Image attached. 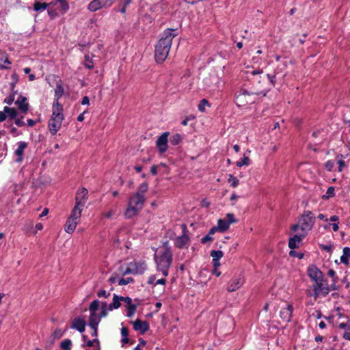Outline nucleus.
I'll return each instance as SVG.
<instances>
[{
	"mask_svg": "<svg viewBox=\"0 0 350 350\" xmlns=\"http://www.w3.org/2000/svg\"><path fill=\"white\" fill-rule=\"evenodd\" d=\"M307 273L313 282H317L319 281V280L324 278V275L322 271L313 265L308 266L307 269Z\"/></svg>",
	"mask_w": 350,
	"mask_h": 350,
	"instance_id": "nucleus-11",
	"label": "nucleus"
},
{
	"mask_svg": "<svg viewBox=\"0 0 350 350\" xmlns=\"http://www.w3.org/2000/svg\"><path fill=\"white\" fill-rule=\"evenodd\" d=\"M131 323H133V329L135 331H139L142 334H145L150 328L149 323L147 321H142L139 319Z\"/></svg>",
	"mask_w": 350,
	"mask_h": 350,
	"instance_id": "nucleus-17",
	"label": "nucleus"
},
{
	"mask_svg": "<svg viewBox=\"0 0 350 350\" xmlns=\"http://www.w3.org/2000/svg\"><path fill=\"white\" fill-rule=\"evenodd\" d=\"M154 259L157 265V270L161 271L166 277L168 275V270L172 262V254L161 253L160 255H154Z\"/></svg>",
	"mask_w": 350,
	"mask_h": 350,
	"instance_id": "nucleus-4",
	"label": "nucleus"
},
{
	"mask_svg": "<svg viewBox=\"0 0 350 350\" xmlns=\"http://www.w3.org/2000/svg\"><path fill=\"white\" fill-rule=\"evenodd\" d=\"M302 231H309L315 223V217L310 211H304L299 221Z\"/></svg>",
	"mask_w": 350,
	"mask_h": 350,
	"instance_id": "nucleus-6",
	"label": "nucleus"
},
{
	"mask_svg": "<svg viewBox=\"0 0 350 350\" xmlns=\"http://www.w3.org/2000/svg\"><path fill=\"white\" fill-rule=\"evenodd\" d=\"M129 265L133 270L134 275H142L147 269V265L145 261H133L129 262Z\"/></svg>",
	"mask_w": 350,
	"mask_h": 350,
	"instance_id": "nucleus-13",
	"label": "nucleus"
},
{
	"mask_svg": "<svg viewBox=\"0 0 350 350\" xmlns=\"http://www.w3.org/2000/svg\"><path fill=\"white\" fill-rule=\"evenodd\" d=\"M3 62L8 65L12 64L8 59V55L5 52L0 51V69L4 70L9 68V67L1 64Z\"/></svg>",
	"mask_w": 350,
	"mask_h": 350,
	"instance_id": "nucleus-27",
	"label": "nucleus"
},
{
	"mask_svg": "<svg viewBox=\"0 0 350 350\" xmlns=\"http://www.w3.org/2000/svg\"><path fill=\"white\" fill-rule=\"evenodd\" d=\"M314 282L311 286L312 293L309 294L310 296L316 299L320 296L325 297L329 294L328 282L325 278Z\"/></svg>",
	"mask_w": 350,
	"mask_h": 350,
	"instance_id": "nucleus-5",
	"label": "nucleus"
},
{
	"mask_svg": "<svg viewBox=\"0 0 350 350\" xmlns=\"http://www.w3.org/2000/svg\"><path fill=\"white\" fill-rule=\"evenodd\" d=\"M94 343H96V345H97L98 347H99V345H100V342H99V340H98V338H94V340H88V341H87V346H88V347H92V346L94 345Z\"/></svg>",
	"mask_w": 350,
	"mask_h": 350,
	"instance_id": "nucleus-60",
	"label": "nucleus"
},
{
	"mask_svg": "<svg viewBox=\"0 0 350 350\" xmlns=\"http://www.w3.org/2000/svg\"><path fill=\"white\" fill-rule=\"evenodd\" d=\"M99 307V301L98 299L94 300L89 306L90 312H96Z\"/></svg>",
	"mask_w": 350,
	"mask_h": 350,
	"instance_id": "nucleus-44",
	"label": "nucleus"
},
{
	"mask_svg": "<svg viewBox=\"0 0 350 350\" xmlns=\"http://www.w3.org/2000/svg\"><path fill=\"white\" fill-rule=\"evenodd\" d=\"M86 322L81 317L75 318L72 321L71 328L75 329L80 333H83L85 329Z\"/></svg>",
	"mask_w": 350,
	"mask_h": 350,
	"instance_id": "nucleus-20",
	"label": "nucleus"
},
{
	"mask_svg": "<svg viewBox=\"0 0 350 350\" xmlns=\"http://www.w3.org/2000/svg\"><path fill=\"white\" fill-rule=\"evenodd\" d=\"M112 0H92L88 5V8L91 12H96L105 7L112 5Z\"/></svg>",
	"mask_w": 350,
	"mask_h": 350,
	"instance_id": "nucleus-9",
	"label": "nucleus"
},
{
	"mask_svg": "<svg viewBox=\"0 0 350 350\" xmlns=\"http://www.w3.org/2000/svg\"><path fill=\"white\" fill-rule=\"evenodd\" d=\"M335 196V188L333 186L329 187L327 189L325 194L322 196V198L325 200H329Z\"/></svg>",
	"mask_w": 350,
	"mask_h": 350,
	"instance_id": "nucleus-34",
	"label": "nucleus"
},
{
	"mask_svg": "<svg viewBox=\"0 0 350 350\" xmlns=\"http://www.w3.org/2000/svg\"><path fill=\"white\" fill-rule=\"evenodd\" d=\"M163 247L164 249V251L161 253L167 254H172L171 251V247L170 245L169 241H166L163 243Z\"/></svg>",
	"mask_w": 350,
	"mask_h": 350,
	"instance_id": "nucleus-47",
	"label": "nucleus"
},
{
	"mask_svg": "<svg viewBox=\"0 0 350 350\" xmlns=\"http://www.w3.org/2000/svg\"><path fill=\"white\" fill-rule=\"evenodd\" d=\"M216 232V228L212 227L208 231V234L201 239V243L202 244H205L207 242L212 241L213 239L212 235L214 234Z\"/></svg>",
	"mask_w": 350,
	"mask_h": 350,
	"instance_id": "nucleus-31",
	"label": "nucleus"
},
{
	"mask_svg": "<svg viewBox=\"0 0 350 350\" xmlns=\"http://www.w3.org/2000/svg\"><path fill=\"white\" fill-rule=\"evenodd\" d=\"M342 157H343V155L341 154H338V155H336V159L337 160V163L338 164V170L340 172H341L343 170L344 167L346 166L345 162L342 159Z\"/></svg>",
	"mask_w": 350,
	"mask_h": 350,
	"instance_id": "nucleus-35",
	"label": "nucleus"
},
{
	"mask_svg": "<svg viewBox=\"0 0 350 350\" xmlns=\"http://www.w3.org/2000/svg\"><path fill=\"white\" fill-rule=\"evenodd\" d=\"M229 226L230 225L226 219H219L217 221V226H213V228H216V231L224 232L229 228Z\"/></svg>",
	"mask_w": 350,
	"mask_h": 350,
	"instance_id": "nucleus-25",
	"label": "nucleus"
},
{
	"mask_svg": "<svg viewBox=\"0 0 350 350\" xmlns=\"http://www.w3.org/2000/svg\"><path fill=\"white\" fill-rule=\"evenodd\" d=\"M293 307L292 305L288 304L286 308L281 309L280 316L284 322H290L292 318Z\"/></svg>",
	"mask_w": 350,
	"mask_h": 350,
	"instance_id": "nucleus-18",
	"label": "nucleus"
},
{
	"mask_svg": "<svg viewBox=\"0 0 350 350\" xmlns=\"http://www.w3.org/2000/svg\"><path fill=\"white\" fill-rule=\"evenodd\" d=\"M148 189V185L146 183H142L137 189V192H139V193H142L144 195Z\"/></svg>",
	"mask_w": 350,
	"mask_h": 350,
	"instance_id": "nucleus-48",
	"label": "nucleus"
},
{
	"mask_svg": "<svg viewBox=\"0 0 350 350\" xmlns=\"http://www.w3.org/2000/svg\"><path fill=\"white\" fill-rule=\"evenodd\" d=\"M226 221L228 223V224L230 225V224H233V223H235L237 222V220L234 217V214L232 213H228L226 215Z\"/></svg>",
	"mask_w": 350,
	"mask_h": 350,
	"instance_id": "nucleus-54",
	"label": "nucleus"
},
{
	"mask_svg": "<svg viewBox=\"0 0 350 350\" xmlns=\"http://www.w3.org/2000/svg\"><path fill=\"white\" fill-rule=\"evenodd\" d=\"M107 303L103 302L102 306H101V311L99 314V315L101 317V318L105 317L107 315Z\"/></svg>",
	"mask_w": 350,
	"mask_h": 350,
	"instance_id": "nucleus-50",
	"label": "nucleus"
},
{
	"mask_svg": "<svg viewBox=\"0 0 350 350\" xmlns=\"http://www.w3.org/2000/svg\"><path fill=\"white\" fill-rule=\"evenodd\" d=\"M47 13H48L49 16H50L51 19H53V18H56L57 16H58V14L56 11V9H52V8H49V9L47 10Z\"/></svg>",
	"mask_w": 350,
	"mask_h": 350,
	"instance_id": "nucleus-52",
	"label": "nucleus"
},
{
	"mask_svg": "<svg viewBox=\"0 0 350 350\" xmlns=\"http://www.w3.org/2000/svg\"><path fill=\"white\" fill-rule=\"evenodd\" d=\"M14 98H15L13 96V95L9 94V96L4 99L3 103L10 105L14 101Z\"/></svg>",
	"mask_w": 350,
	"mask_h": 350,
	"instance_id": "nucleus-58",
	"label": "nucleus"
},
{
	"mask_svg": "<svg viewBox=\"0 0 350 350\" xmlns=\"http://www.w3.org/2000/svg\"><path fill=\"white\" fill-rule=\"evenodd\" d=\"M88 198V191L86 188L82 187L78 189L75 196V205L72 209L81 213Z\"/></svg>",
	"mask_w": 350,
	"mask_h": 350,
	"instance_id": "nucleus-7",
	"label": "nucleus"
},
{
	"mask_svg": "<svg viewBox=\"0 0 350 350\" xmlns=\"http://www.w3.org/2000/svg\"><path fill=\"white\" fill-rule=\"evenodd\" d=\"M262 73V70H253L251 72V75L253 76V78L251 79L252 87L250 90L242 89L241 93L237 96L236 103L239 107L245 106L247 104H251L254 102V100H243V98L246 96H258L261 94L263 96H267V94L270 90L271 88H265L264 87L267 81L265 77H262L259 75Z\"/></svg>",
	"mask_w": 350,
	"mask_h": 350,
	"instance_id": "nucleus-1",
	"label": "nucleus"
},
{
	"mask_svg": "<svg viewBox=\"0 0 350 350\" xmlns=\"http://www.w3.org/2000/svg\"><path fill=\"white\" fill-rule=\"evenodd\" d=\"M289 256H292V257H297L299 259H302L304 256V253L297 252L293 250H291L289 252Z\"/></svg>",
	"mask_w": 350,
	"mask_h": 350,
	"instance_id": "nucleus-49",
	"label": "nucleus"
},
{
	"mask_svg": "<svg viewBox=\"0 0 350 350\" xmlns=\"http://www.w3.org/2000/svg\"><path fill=\"white\" fill-rule=\"evenodd\" d=\"M206 106H210V105L208 101L206 99L204 98L200 101L198 105V109L200 111L204 112Z\"/></svg>",
	"mask_w": 350,
	"mask_h": 350,
	"instance_id": "nucleus-39",
	"label": "nucleus"
},
{
	"mask_svg": "<svg viewBox=\"0 0 350 350\" xmlns=\"http://www.w3.org/2000/svg\"><path fill=\"white\" fill-rule=\"evenodd\" d=\"M243 284V278L241 275L233 278L228 284L227 290L229 292H234L239 289Z\"/></svg>",
	"mask_w": 350,
	"mask_h": 350,
	"instance_id": "nucleus-14",
	"label": "nucleus"
},
{
	"mask_svg": "<svg viewBox=\"0 0 350 350\" xmlns=\"http://www.w3.org/2000/svg\"><path fill=\"white\" fill-rule=\"evenodd\" d=\"M4 112L8 114L7 117H9L12 120L15 119L18 115L15 108H11L7 106L4 107Z\"/></svg>",
	"mask_w": 350,
	"mask_h": 350,
	"instance_id": "nucleus-32",
	"label": "nucleus"
},
{
	"mask_svg": "<svg viewBox=\"0 0 350 350\" xmlns=\"http://www.w3.org/2000/svg\"><path fill=\"white\" fill-rule=\"evenodd\" d=\"M182 227L183 228V234L181 236H179L176 238L174 241V245L178 249H182L186 245L188 244L189 241V237L186 234L187 227L185 224H183Z\"/></svg>",
	"mask_w": 350,
	"mask_h": 350,
	"instance_id": "nucleus-12",
	"label": "nucleus"
},
{
	"mask_svg": "<svg viewBox=\"0 0 350 350\" xmlns=\"http://www.w3.org/2000/svg\"><path fill=\"white\" fill-rule=\"evenodd\" d=\"M23 116H21V118H15L14 119V123L18 127H22L25 125V123L24 121H23Z\"/></svg>",
	"mask_w": 350,
	"mask_h": 350,
	"instance_id": "nucleus-56",
	"label": "nucleus"
},
{
	"mask_svg": "<svg viewBox=\"0 0 350 350\" xmlns=\"http://www.w3.org/2000/svg\"><path fill=\"white\" fill-rule=\"evenodd\" d=\"M52 118L64 120L63 106L59 101H54L52 106Z\"/></svg>",
	"mask_w": 350,
	"mask_h": 350,
	"instance_id": "nucleus-15",
	"label": "nucleus"
},
{
	"mask_svg": "<svg viewBox=\"0 0 350 350\" xmlns=\"http://www.w3.org/2000/svg\"><path fill=\"white\" fill-rule=\"evenodd\" d=\"M250 161V160L249 157L244 155L243 157L241 159H240L239 161H238L236 164H237V166L241 167L243 165H246V166L249 165Z\"/></svg>",
	"mask_w": 350,
	"mask_h": 350,
	"instance_id": "nucleus-38",
	"label": "nucleus"
},
{
	"mask_svg": "<svg viewBox=\"0 0 350 350\" xmlns=\"http://www.w3.org/2000/svg\"><path fill=\"white\" fill-rule=\"evenodd\" d=\"M64 332L61 329H57L56 330L54 331L51 336V337L53 338L52 340H54L55 339L62 338L64 335Z\"/></svg>",
	"mask_w": 350,
	"mask_h": 350,
	"instance_id": "nucleus-46",
	"label": "nucleus"
},
{
	"mask_svg": "<svg viewBox=\"0 0 350 350\" xmlns=\"http://www.w3.org/2000/svg\"><path fill=\"white\" fill-rule=\"evenodd\" d=\"M84 66L88 69H92L94 68L92 59L88 55H85Z\"/></svg>",
	"mask_w": 350,
	"mask_h": 350,
	"instance_id": "nucleus-43",
	"label": "nucleus"
},
{
	"mask_svg": "<svg viewBox=\"0 0 350 350\" xmlns=\"http://www.w3.org/2000/svg\"><path fill=\"white\" fill-rule=\"evenodd\" d=\"M320 247L327 252H332V246L331 245H323V244H321L320 245Z\"/></svg>",
	"mask_w": 350,
	"mask_h": 350,
	"instance_id": "nucleus-61",
	"label": "nucleus"
},
{
	"mask_svg": "<svg viewBox=\"0 0 350 350\" xmlns=\"http://www.w3.org/2000/svg\"><path fill=\"white\" fill-rule=\"evenodd\" d=\"M133 282H134V279L132 277H129L126 278H121L120 280H119L118 284L120 286H124V285H126L129 283H132Z\"/></svg>",
	"mask_w": 350,
	"mask_h": 350,
	"instance_id": "nucleus-45",
	"label": "nucleus"
},
{
	"mask_svg": "<svg viewBox=\"0 0 350 350\" xmlns=\"http://www.w3.org/2000/svg\"><path fill=\"white\" fill-rule=\"evenodd\" d=\"M137 307V304H135L133 306H127L126 316L129 318H131L135 314Z\"/></svg>",
	"mask_w": 350,
	"mask_h": 350,
	"instance_id": "nucleus-41",
	"label": "nucleus"
},
{
	"mask_svg": "<svg viewBox=\"0 0 350 350\" xmlns=\"http://www.w3.org/2000/svg\"><path fill=\"white\" fill-rule=\"evenodd\" d=\"M145 202V197L139 192H136L129 200L128 207L124 212L126 219H131L136 216L143 208Z\"/></svg>",
	"mask_w": 350,
	"mask_h": 350,
	"instance_id": "nucleus-3",
	"label": "nucleus"
},
{
	"mask_svg": "<svg viewBox=\"0 0 350 350\" xmlns=\"http://www.w3.org/2000/svg\"><path fill=\"white\" fill-rule=\"evenodd\" d=\"M210 255L213 260H219L223 257L224 253L221 250H212Z\"/></svg>",
	"mask_w": 350,
	"mask_h": 350,
	"instance_id": "nucleus-36",
	"label": "nucleus"
},
{
	"mask_svg": "<svg viewBox=\"0 0 350 350\" xmlns=\"http://www.w3.org/2000/svg\"><path fill=\"white\" fill-rule=\"evenodd\" d=\"M121 300L124 301L125 303H126L127 306H133L134 304H132V299L129 297H122L121 296Z\"/></svg>",
	"mask_w": 350,
	"mask_h": 350,
	"instance_id": "nucleus-62",
	"label": "nucleus"
},
{
	"mask_svg": "<svg viewBox=\"0 0 350 350\" xmlns=\"http://www.w3.org/2000/svg\"><path fill=\"white\" fill-rule=\"evenodd\" d=\"M11 79H12V81L10 82V89L13 90V88H15L16 85L18 83V79H19L18 75H17L16 72H14L11 75Z\"/></svg>",
	"mask_w": 350,
	"mask_h": 350,
	"instance_id": "nucleus-42",
	"label": "nucleus"
},
{
	"mask_svg": "<svg viewBox=\"0 0 350 350\" xmlns=\"http://www.w3.org/2000/svg\"><path fill=\"white\" fill-rule=\"evenodd\" d=\"M64 93V89L62 86V81H59L57 85L56 88L55 89V101H59V99L61 98Z\"/></svg>",
	"mask_w": 350,
	"mask_h": 350,
	"instance_id": "nucleus-26",
	"label": "nucleus"
},
{
	"mask_svg": "<svg viewBox=\"0 0 350 350\" xmlns=\"http://www.w3.org/2000/svg\"><path fill=\"white\" fill-rule=\"evenodd\" d=\"M228 182L230 183L231 187H236L239 185V179L233 176L232 174L229 175V178L228 179Z\"/></svg>",
	"mask_w": 350,
	"mask_h": 350,
	"instance_id": "nucleus-40",
	"label": "nucleus"
},
{
	"mask_svg": "<svg viewBox=\"0 0 350 350\" xmlns=\"http://www.w3.org/2000/svg\"><path fill=\"white\" fill-rule=\"evenodd\" d=\"M56 2H59L57 9L61 11L62 14L68 12L69 10V5L66 0H56Z\"/></svg>",
	"mask_w": 350,
	"mask_h": 350,
	"instance_id": "nucleus-30",
	"label": "nucleus"
},
{
	"mask_svg": "<svg viewBox=\"0 0 350 350\" xmlns=\"http://www.w3.org/2000/svg\"><path fill=\"white\" fill-rule=\"evenodd\" d=\"M81 213L76 210H72L71 214L67 219L65 224V230L68 233H72L76 228L78 224L79 219L80 218Z\"/></svg>",
	"mask_w": 350,
	"mask_h": 350,
	"instance_id": "nucleus-8",
	"label": "nucleus"
},
{
	"mask_svg": "<svg viewBox=\"0 0 350 350\" xmlns=\"http://www.w3.org/2000/svg\"><path fill=\"white\" fill-rule=\"evenodd\" d=\"M101 319V317L96 312H90V315L89 317V326L90 327H96L98 326Z\"/></svg>",
	"mask_w": 350,
	"mask_h": 350,
	"instance_id": "nucleus-23",
	"label": "nucleus"
},
{
	"mask_svg": "<svg viewBox=\"0 0 350 350\" xmlns=\"http://www.w3.org/2000/svg\"><path fill=\"white\" fill-rule=\"evenodd\" d=\"M336 284L337 282H332V283L330 285L328 284L329 293L331 291L338 290V286L336 285Z\"/></svg>",
	"mask_w": 350,
	"mask_h": 350,
	"instance_id": "nucleus-64",
	"label": "nucleus"
},
{
	"mask_svg": "<svg viewBox=\"0 0 350 350\" xmlns=\"http://www.w3.org/2000/svg\"><path fill=\"white\" fill-rule=\"evenodd\" d=\"M127 274H133V275H134L133 270H132V268H131V267H130L129 263H128L127 268L123 272V275H127Z\"/></svg>",
	"mask_w": 350,
	"mask_h": 350,
	"instance_id": "nucleus-63",
	"label": "nucleus"
},
{
	"mask_svg": "<svg viewBox=\"0 0 350 350\" xmlns=\"http://www.w3.org/2000/svg\"><path fill=\"white\" fill-rule=\"evenodd\" d=\"M27 147V143L25 142H19L18 143V148L14 151V154L17 156L16 161L21 163L23 160V154L25 149Z\"/></svg>",
	"mask_w": 350,
	"mask_h": 350,
	"instance_id": "nucleus-19",
	"label": "nucleus"
},
{
	"mask_svg": "<svg viewBox=\"0 0 350 350\" xmlns=\"http://www.w3.org/2000/svg\"><path fill=\"white\" fill-rule=\"evenodd\" d=\"M342 252V255L340 256V261L342 264L347 265L349 264V258H350V247H344Z\"/></svg>",
	"mask_w": 350,
	"mask_h": 350,
	"instance_id": "nucleus-28",
	"label": "nucleus"
},
{
	"mask_svg": "<svg viewBox=\"0 0 350 350\" xmlns=\"http://www.w3.org/2000/svg\"><path fill=\"white\" fill-rule=\"evenodd\" d=\"M121 299H122L121 296L114 294L113 297V301H112V303L109 304L107 309L111 311L113 309L119 308L121 306V304H120V301H122Z\"/></svg>",
	"mask_w": 350,
	"mask_h": 350,
	"instance_id": "nucleus-24",
	"label": "nucleus"
},
{
	"mask_svg": "<svg viewBox=\"0 0 350 350\" xmlns=\"http://www.w3.org/2000/svg\"><path fill=\"white\" fill-rule=\"evenodd\" d=\"M169 132L163 133L157 139L156 146L161 153H164L167 150Z\"/></svg>",
	"mask_w": 350,
	"mask_h": 350,
	"instance_id": "nucleus-10",
	"label": "nucleus"
},
{
	"mask_svg": "<svg viewBox=\"0 0 350 350\" xmlns=\"http://www.w3.org/2000/svg\"><path fill=\"white\" fill-rule=\"evenodd\" d=\"M334 166V161H333L332 160H328L325 163V167L329 172H331L333 170Z\"/></svg>",
	"mask_w": 350,
	"mask_h": 350,
	"instance_id": "nucleus-53",
	"label": "nucleus"
},
{
	"mask_svg": "<svg viewBox=\"0 0 350 350\" xmlns=\"http://www.w3.org/2000/svg\"><path fill=\"white\" fill-rule=\"evenodd\" d=\"M304 236H305L304 234H303V235L295 234L293 237H291L288 241L289 248H291V250L298 248L299 247L298 244L300 243V242L302 240V238Z\"/></svg>",
	"mask_w": 350,
	"mask_h": 350,
	"instance_id": "nucleus-22",
	"label": "nucleus"
},
{
	"mask_svg": "<svg viewBox=\"0 0 350 350\" xmlns=\"http://www.w3.org/2000/svg\"><path fill=\"white\" fill-rule=\"evenodd\" d=\"M176 29H174L165 30L156 44L154 57L157 63H162L166 59L171 49L172 40L177 36L174 33Z\"/></svg>",
	"mask_w": 350,
	"mask_h": 350,
	"instance_id": "nucleus-2",
	"label": "nucleus"
},
{
	"mask_svg": "<svg viewBox=\"0 0 350 350\" xmlns=\"http://www.w3.org/2000/svg\"><path fill=\"white\" fill-rule=\"evenodd\" d=\"M267 78L269 79L271 86L274 87L275 85V75L267 74Z\"/></svg>",
	"mask_w": 350,
	"mask_h": 350,
	"instance_id": "nucleus-55",
	"label": "nucleus"
},
{
	"mask_svg": "<svg viewBox=\"0 0 350 350\" xmlns=\"http://www.w3.org/2000/svg\"><path fill=\"white\" fill-rule=\"evenodd\" d=\"M342 337L345 340H350V319L348 321V331L345 332Z\"/></svg>",
	"mask_w": 350,
	"mask_h": 350,
	"instance_id": "nucleus-59",
	"label": "nucleus"
},
{
	"mask_svg": "<svg viewBox=\"0 0 350 350\" xmlns=\"http://www.w3.org/2000/svg\"><path fill=\"white\" fill-rule=\"evenodd\" d=\"M63 120L50 118L48 123L49 132L54 135L59 130Z\"/></svg>",
	"mask_w": 350,
	"mask_h": 350,
	"instance_id": "nucleus-16",
	"label": "nucleus"
},
{
	"mask_svg": "<svg viewBox=\"0 0 350 350\" xmlns=\"http://www.w3.org/2000/svg\"><path fill=\"white\" fill-rule=\"evenodd\" d=\"M182 141V136L179 133H176L170 137V142L174 146L179 144Z\"/></svg>",
	"mask_w": 350,
	"mask_h": 350,
	"instance_id": "nucleus-33",
	"label": "nucleus"
},
{
	"mask_svg": "<svg viewBox=\"0 0 350 350\" xmlns=\"http://www.w3.org/2000/svg\"><path fill=\"white\" fill-rule=\"evenodd\" d=\"M97 296L98 297H105V298H107L110 296V293H107V291L105 290H100L98 293H97Z\"/></svg>",
	"mask_w": 350,
	"mask_h": 350,
	"instance_id": "nucleus-57",
	"label": "nucleus"
},
{
	"mask_svg": "<svg viewBox=\"0 0 350 350\" xmlns=\"http://www.w3.org/2000/svg\"><path fill=\"white\" fill-rule=\"evenodd\" d=\"M327 275L332 278V282H338V278L336 275V272L334 269H329L327 272Z\"/></svg>",
	"mask_w": 350,
	"mask_h": 350,
	"instance_id": "nucleus-51",
	"label": "nucleus"
},
{
	"mask_svg": "<svg viewBox=\"0 0 350 350\" xmlns=\"http://www.w3.org/2000/svg\"><path fill=\"white\" fill-rule=\"evenodd\" d=\"M33 10L38 12H42L49 8L48 3H41L40 1H35L33 5Z\"/></svg>",
	"mask_w": 350,
	"mask_h": 350,
	"instance_id": "nucleus-29",
	"label": "nucleus"
},
{
	"mask_svg": "<svg viewBox=\"0 0 350 350\" xmlns=\"http://www.w3.org/2000/svg\"><path fill=\"white\" fill-rule=\"evenodd\" d=\"M26 100L27 98L21 95L15 102L18 105V109L23 113H27L29 110V104Z\"/></svg>",
	"mask_w": 350,
	"mask_h": 350,
	"instance_id": "nucleus-21",
	"label": "nucleus"
},
{
	"mask_svg": "<svg viewBox=\"0 0 350 350\" xmlns=\"http://www.w3.org/2000/svg\"><path fill=\"white\" fill-rule=\"evenodd\" d=\"M72 341L70 339H65L60 343V347L63 350H70Z\"/></svg>",
	"mask_w": 350,
	"mask_h": 350,
	"instance_id": "nucleus-37",
	"label": "nucleus"
}]
</instances>
